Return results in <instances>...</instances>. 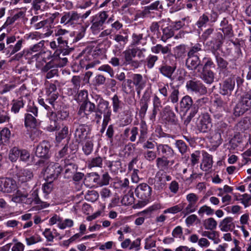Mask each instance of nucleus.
<instances>
[{"label":"nucleus","instance_id":"nucleus-31","mask_svg":"<svg viewBox=\"0 0 251 251\" xmlns=\"http://www.w3.org/2000/svg\"><path fill=\"white\" fill-rule=\"evenodd\" d=\"M220 29L222 31L225 36L231 37L233 35V31L231 24L228 23L227 20L224 18L220 23Z\"/></svg>","mask_w":251,"mask_h":251},{"label":"nucleus","instance_id":"nucleus-24","mask_svg":"<svg viewBox=\"0 0 251 251\" xmlns=\"http://www.w3.org/2000/svg\"><path fill=\"white\" fill-rule=\"evenodd\" d=\"M202 159L200 168L203 171H208L212 168L213 165L212 156L204 151L202 152Z\"/></svg>","mask_w":251,"mask_h":251},{"label":"nucleus","instance_id":"nucleus-19","mask_svg":"<svg viewBox=\"0 0 251 251\" xmlns=\"http://www.w3.org/2000/svg\"><path fill=\"white\" fill-rule=\"evenodd\" d=\"M212 126L211 118L208 114L202 115L197 123L198 129L202 132H206L209 130Z\"/></svg>","mask_w":251,"mask_h":251},{"label":"nucleus","instance_id":"nucleus-48","mask_svg":"<svg viewBox=\"0 0 251 251\" xmlns=\"http://www.w3.org/2000/svg\"><path fill=\"white\" fill-rule=\"evenodd\" d=\"M152 102L153 106L152 116L154 117L162 107L161 101L157 95H154L152 100Z\"/></svg>","mask_w":251,"mask_h":251},{"label":"nucleus","instance_id":"nucleus-30","mask_svg":"<svg viewBox=\"0 0 251 251\" xmlns=\"http://www.w3.org/2000/svg\"><path fill=\"white\" fill-rule=\"evenodd\" d=\"M171 179V176L165 173L157 174L156 176V183L155 184V188L158 190L162 189L166 181H170Z\"/></svg>","mask_w":251,"mask_h":251},{"label":"nucleus","instance_id":"nucleus-16","mask_svg":"<svg viewBox=\"0 0 251 251\" xmlns=\"http://www.w3.org/2000/svg\"><path fill=\"white\" fill-rule=\"evenodd\" d=\"M17 188L15 180L10 178L0 179V191L11 193L17 190Z\"/></svg>","mask_w":251,"mask_h":251},{"label":"nucleus","instance_id":"nucleus-59","mask_svg":"<svg viewBox=\"0 0 251 251\" xmlns=\"http://www.w3.org/2000/svg\"><path fill=\"white\" fill-rule=\"evenodd\" d=\"M208 101L209 100L207 97H203L201 99H198L193 104L192 108H196L197 113L198 109L200 107H203L204 105L208 102Z\"/></svg>","mask_w":251,"mask_h":251},{"label":"nucleus","instance_id":"nucleus-5","mask_svg":"<svg viewBox=\"0 0 251 251\" xmlns=\"http://www.w3.org/2000/svg\"><path fill=\"white\" fill-rule=\"evenodd\" d=\"M108 18V15L106 11L100 12L91 17L90 30L93 34L100 32Z\"/></svg>","mask_w":251,"mask_h":251},{"label":"nucleus","instance_id":"nucleus-61","mask_svg":"<svg viewBox=\"0 0 251 251\" xmlns=\"http://www.w3.org/2000/svg\"><path fill=\"white\" fill-rule=\"evenodd\" d=\"M74 225V221L70 219H66L64 221L62 219L60 223H58V227L61 229H64L67 227H71Z\"/></svg>","mask_w":251,"mask_h":251},{"label":"nucleus","instance_id":"nucleus-47","mask_svg":"<svg viewBox=\"0 0 251 251\" xmlns=\"http://www.w3.org/2000/svg\"><path fill=\"white\" fill-rule=\"evenodd\" d=\"M190 23L189 18L185 17L180 20L173 23L172 27L174 30H178L184 26H188Z\"/></svg>","mask_w":251,"mask_h":251},{"label":"nucleus","instance_id":"nucleus-25","mask_svg":"<svg viewBox=\"0 0 251 251\" xmlns=\"http://www.w3.org/2000/svg\"><path fill=\"white\" fill-rule=\"evenodd\" d=\"M64 176L69 178L71 177L77 170V166L72 161L65 159L64 161Z\"/></svg>","mask_w":251,"mask_h":251},{"label":"nucleus","instance_id":"nucleus-3","mask_svg":"<svg viewBox=\"0 0 251 251\" xmlns=\"http://www.w3.org/2000/svg\"><path fill=\"white\" fill-rule=\"evenodd\" d=\"M52 57L53 58L48 62H47L42 69V73H46V79L51 78L57 75L58 71L56 68L64 67L68 62L66 57L62 58L60 55H57L54 53L53 56L51 55Z\"/></svg>","mask_w":251,"mask_h":251},{"label":"nucleus","instance_id":"nucleus-62","mask_svg":"<svg viewBox=\"0 0 251 251\" xmlns=\"http://www.w3.org/2000/svg\"><path fill=\"white\" fill-rule=\"evenodd\" d=\"M197 204L189 203L187 206L182 210L181 213L184 215V216H186L190 213L195 212L197 210Z\"/></svg>","mask_w":251,"mask_h":251},{"label":"nucleus","instance_id":"nucleus-33","mask_svg":"<svg viewBox=\"0 0 251 251\" xmlns=\"http://www.w3.org/2000/svg\"><path fill=\"white\" fill-rule=\"evenodd\" d=\"M128 39V37L127 35L123 36L119 34H116L113 39L117 43V44L115 45V48L119 50H123L127 43Z\"/></svg>","mask_w":251,"mask_h":251},{"label":"nucleus","instance_id":"nucleus-49","mask_svg":"<svg viewBox=\"0 0 251 251\" xmlns=\"http://www.w3.org/2000/svg\"><path fill=\"white\" fill-rule=\"evenodd\" d=\"M93 142L91 139L86 140L83 144L82 150L86 155L91 153L93 150Z\"/></svg>","mask_w":251,"mask_h":251},{"label":"nucleus","instance_id":"nucleus-18","mask_svg":"<svg viewBox=\"0 0 251 251\" xmlns=\"http://www.w3.org/2000/svg\"><path fill=\"white\" fill-rule=\"evenodd\" d=\"M235 76L232 75L226 79L221 87L220 93L223 95H230L235 85Z\"/></svg>","mask_w":251,"mask_h":251},{"label":"nucleus","instance_id":"nucleus-9","mask_svg":"<svg viewBox=\"0 0 251 251\" xmlns=\"http://www.w3.org/2000/svg\"><path fill=\"white\" fill-rule=\"evenodd\" d=\"M26 111L28 112L32 113L33 114V116L29 113H27L25 115V126L30 127H35L36 126V119L35 117H37L38 115V109L36 106L34 105L33 102H30L28 103Z\"/></svg>","mask_w":251,"mask_h":251},{"label":"nucleus","instance_id":"nucleus-44","mask_svg":"<svg viewBox=\"0 0 251 251\" xmlns=\"http://www.w3.org/2000/svg\"><path fill=\"white\" fill-rule=\"evenodd\" d=\"M147 10H148L151 13V16H154L153 10H159L163 9V5L161 2L159 0H156L151 3L150 5L145 6Z\"/></svg>","mask_w":251,"mask_h":251},{"label":"nucleus","instance_id":"nucleus-35","mask_svg":"<svg viewBox=\"0 0 251 251\" xmlns=\"http://www.w3.org/2000/svg\"><path fill=\"white\" fill-rule=\"evenodd\" d=\"M25 101L22 98L14 99L11 101V111L15 114L19 113L20 109L24 107Z\"/></svg>","mask_w":251,"mask_h":251},{"label":"nucleus","instance_id":"nucleus-17","mask_svg":"<svg viewBox=\"0 0 251 251\" xmlns=\"http://www.w3.org/2000/svg\"><path fill=\"white\" fill-rule=\"evenodd\" d=\"M95 111V104L90 101L85 100L81 104L78 114L81 117L86 116L87 118H89Z\"/></svg>","mask_w":251,"mask_h":251},{"label":"nucleus","instance_id":"nucleus-10","mask_svg":"<svg viewBox=\"0 0 251 251\" xmlns=\"http://www.w3.org/2000/svg\"><path fill=\"white\" fill-rule=\"evenodd\" d=\"M69 112L65 110H61L57 112V114L51 112L50 114L49 118L50 120V125L47 127V129L49 131H53L58 128V124L55 120V118L61 120H66L69 117Z\"/></svg>","mask_w":251,"mask_h":251},{"label":"nucleus","instance_id":"nucleus-6","mask_svg":"<svg viewBox=\"0 0 251 251\" xmlns=\"http://www.w3.org/2000/svg\"><path fill=\"white\" fill-rule=\"evenodd\" d=\"M146 50L145 48L140 49L138 48H129L123 52L125 63L126 64H135L137 62L133 61V58L136 55L139 58L145 57V53Z\"/></svg>","mask_w":251,"mask_h":251},{"label":"nucleus","instance_id":"nucleus-64","mask_svg":"<svg viewBox=\"0 0 251 251\" xmlns=\"http://www.w3.org/2000/svg\"><path fill=\"white\" fill-rule=\"evenodd\" d=\"M99 193L94 190L89 191L85 195V199L90 201L94 202L99 198Z\"/></svg>","mask_w":251,"mask_h":251},{"label":"nucleus","instance_id":"nucleus-11","mask_svg":"<svg viewBox=\"0 0 251 251\" xmlns=\"http://www.w3.org/2000/svg\"><path fill=\"white\" fill-rule=\"evenodd\" d=\"M186 87L188 91L202 95L207 93V89L199 80H191L187 82Z\"/></svg>","mask_w":251,"mask_h":251},{"label":"nucleus","instance_id":"nucleus-37","mask_svg":"<svg viewBox=\"0 0 251 251\" xmlns=\"http://www.w3.org/2000/svg\"><path fill=\"white\" fill-rule=\"evenodd\" d=\"M176 69V67H173L166 64H163L158 68L159 72L164 76L172 78V75Z\"/></svg>","mask_w":251,"mask_h":251},{"label":"nucleus","instance_id":"nucleus-56","mask_svg":"<svg viewBox=\"0 0 251 251\" xmlns=\"http://www.w3.org/2000/svg\"><path fill=\"white\" fill-rule=\"evenodd\" d=\"M171 92L169 96V99L172 103H176L178 100L179 90L172 84H171Z\"/></svg>","mask_w":251,"mask_h":251},{"label":"nucleus","instance_id":"nucleus-45","mask_svg":"<svg viewBox=\"0 0 251 251\" xmlns=\"http://www.w3.org/2000/svg\"><path fill=\"white\" fill-rule=\"evenodd\" d=\"M102 161V158L100 156L92 158L88 161V167L90 169L94 167L101 168Z\"/></svg>","mask_w":251,"mask_h":251},{"label":"nucleus","instance_id":"nucleus-63","mask_svg":"<svg viewBox=\"0 0 251 251\" xmlns=\"http://www.w3.org/2000/svg\"><path fill=\"white\" fill-rule=\"evenodd\" d=\"M175 146L181 154H183L187 151L188 147L183 140H176V141Z\"/></svg>","mask_w":251,"mask_h":251},{"label":"nucleus","instance_id":"nucleus-23","mask_svg":"<svg viewBox=\"0 0 251 251\" xmlns=\"http://www.w3.org/2000/svg\"><path fill=\"white\" fill-rule=\"evenodd\" d=\"M50 148V143L47 141H44L37 146L35 154L39 157H48Z\"/></svg>","mask_w":251,"mask_h":251},{"label":"nucleus","instance_id":"nucleus-26","mask_svg":"<svg viewBox=\"0 0 251 251\" xmlns=\"http://www.w3.org/2000/svg\"><path fill=\"white\" fill-rule=\"evenodd\" d=\"M58 49L54 52L55 55L62 54L63 56L68 55L70 52V50L68 49L69 47L67 46V42L64 40L62 37H59L57 39Z\"/></svg>","mask_w":251,"mask_h":251},{"label":"nucleus","instance_id":"nucleus-46","mask_svg":"<svg viewBox=\"0 0 251 251\" xmlns=\"http://www.w3.org/2000/svg\"><path fill=\"white\" fill-rule=\"evenodd\" d=\"M221 132L219 129H216L212 133L211 137V142L214 146H218L222 143Z\"/></svg>","mask_w":251,"mask_h":251},{"label":"nucleus","instance_id":"nucleus-2","mask_svg":"<svg viewBox=\"0 0 251 251\" xmlns=\"http://www.w3.org/2000/svg\"><path fill=\"white\" fill-rule=\"evenodd\" d=\"M11 200L14 202H23L27 204H30L34 202L35 204L41 205L42 208H46L49 206V204L43 202L39 199L37 189L32 190L29 194L26 191L19 189L15 195L12 196Z\"/></svg>","mask_w":251,"mask_h":251},{"label":"nucleus","instance_id":"nucleus-39","mask_svg":"<svg viewBox=\"0 0 251 251\" xmlns=\"http://www.w3.org/2000/svg\"><path fill=\"white\" fill-rule=\"evenodd\" d=\"M151 51L156 54L161 52L163 54L171 53V48L170 45L163 46L161 44H157L151 48Z\"/></svg>","mask_w":251,"mask_h":251},{"label":"nucleus","instance_id":"nucleus-41","mask_svg":"<svg viewBox=\"0 0 251 251\" xmlns=\"http://www.w3.org/2000/svg\"><path fill=\"white\" fill-rule=\"evenodd\" d=\"M203 226L206 230H214L217 227V222L213 218L210 217L203 221Z\"/></svg>","mask_w":251,"mask_h":251},{"label":"nucleus","instance_id":"nucleus-42","mask_svg":"<svg viewBox=\"0 0 251 251\" xmlns=\"http://www.w3.org/2000/svg\"><path fill=\"white\" fill-rule=\"evenodd\" d=\"M201 235L204 237H207L209 239L213 241L214 244H218L220 242V239L218 238V234L217 231L212 230L209 231H204L201 233Z\"/></svg>","mask_w":251,"mask_h":251},{"label":"nucleus","instance_id":"nucleus-38","mask_svg":"<svg viewBox=\"0 0 251 251\" xmlns=\"http://www.w3.org/2000/svg\"><path fill=\"white\" fill-rule=\"evenodd\" d=\"M105 164L112 172L118 173L121 168V163L118 158L115 160H106Z\"/></svg>","mask_w":251,"mask_h":251},{"label":"nucleus","instance_id":"nucleus-7","mask_svg":"<svg viewBox=\"0 0 251 251\" xmlns=\"http://www.w3.org/2000/svg\"><path fill=\"white\" fill-rule=\"evenodd\" d=\"M251 108V94H246L236 104L234 109L235 116L242 115Z\"/></svg>","mask_w":251,"mask_h":251},{"label":"nucleus","instance_id":"nucleus-43","mask_svg":"<svg viewBox=\"0 0 251 251\" xmlns=\"http://www.w3.org/2000/svg\"><path fill=\"white\" fill-rule=\"evenodd\" d=\"M168 157H159L156 160L157 167L162 170L167 169L170 163V161L167 159Z\"/></svg>","mask_w":251,"mask_h":251},{"label":"nucleus","instance_id":"nucleus-55","mask_svg":"<svg viewBox=\"0 0 251 251\" xmlns=\"http://www.w3.org/2000/svg\"><path fill=\"white\" fill-rule=\"evenodd\" d=\"M186 53V48L184 45L176 47L174 49V55L176 58L183 57Z\"/></svg>","mask_w":251,"mask_h":251},{"label":"nucleus","instance_id":"nucleus-20","mask_svg":"<svg viewBox=\"0 0 251 251\" xmlns=\"http://www.w3.org/2000/svg\"><path fill=\"white\" fill-rule=\"evenodd\" d=\"M130 79L135 86L137 95L139 96L142 90L146 86V81L141 75L138 74H133Z\"/></svg>","mask_w":251,"mask_h":251},{"label":"nucleus","instance_id":"nucleus-12","mask_svg":"<svg viewBox=\"0 0 251 251\" xmlns=\"http://www.w3.org/2000/svg\"><path fill=\"white\" fill-rule=\"evenodd\" d=\"M79 13L75 11H70L63 13L60 20V24L64 25L74 26L79 23Z\"/></svg>","mask_w":251,"mask_h":251},{"label":"nucleus","instance_id":"nucleus-60","mask_svg":"<svg viewBox=\"0 0 251 251\" xmlns=\"http://www.w3.org/2000/svg\"><path fill=\"white\" fill-rule=\"evenodd\" d=\"M20 153V150L16 147L12 148L9 153V159L12 162H15L19 157Z\"/></svg>","mask_w":251,"mask_h":251},{"label":"nucleus","instance_id":"nucleus-8","mask_svg":"<svg viewBox=\"0 0 251 251\" xmlns=\"http://www.w3.org/2000/svg\"><path fill=\"white\" fill-rule=\"evenodd\" d=\"M62 171V167L57 163L50 162L48 163L44 171V176L49 181L57 178Z\"/></svg>","mask_w":251,"mask_h":251},{"label":"nucleus","instance_id":"nucleus-57","mask_svg":"<svg viewBox=\"0 0 251 251\" xmlns=\"http://www.w3.org/2000/svg\"><path fill=\"white\" fill-rule=\"evenodd\" d=\"M184 206L182 204H179L177 205H176L174 206L167 208L164 210L163 213L164 214L166 213H172V214H176L179 212L182 211L183 209Z\"/></svg>","mask_w":251,"mask_h":251},{"label":"nucleus","instance_id":"nucleus-14","mask_svg":"<svg viewBox=\"0 0 251 251\" xmlns=\"http://www.w3.org/2000/svg\"><path fill=\"white\" fill-rule=\"evenodd\" d=\"M98 101L96 110L103 115V119H111V111L109 102L101 98L97 99Z\"/></svg>","mask_w":251,"mask_h":251},{"label":"nucleus","instance_id":"nucleus-54","mask_svg":"<svg viewBox=\"0 0 251 251\" xmlns=\"http://www.w3.org/2000/svg\"><path fill=\"white\" fill-rule=\"evenodd\" d=\"M214 213V209L206 205L201 206L198 211V214L201 216H202L204 214L208 216H211Z\"/></svg>","mask_w":251,"mask_h":251},{"label":"nucleus","instance_id":"nucleus-4","mask_svg":"<svg viewBox=\"0 0 251 251\" xmlns=\"http://www.w3.org/2000/svg\"><path fill=\"white\" fill-rule=\"evenodd\" d=\"M135 195L140 200L137 203V207L145 206L150 201L151 188L146 183H141L135 190Z\"/></svg>","mask_w":251,"mask_h":251},{"label":"nucleus","instance_id":"nucleus-13","mask_svg":"<svg viewBox=\"0 0 251 251\" xmlns=\"http://www.w3.org/2000/svg\"><path fill=\"white\" fill-rule=\"evenodd\" d=\"M16 37L14 35L7 37L6 40L7 45L6 54H9L10 55H13L21 49L23 42L22 39L18 40L15 45H11V44L14 43L16 41Z\"/></svg>","mask_w":251,"mask_h":251},{"label":"nucleus","instance_id":"nucleus-32","mask_svg":"<svg viewBox=\"0 0 251 251\" xmlns=\"http://www.w3.org/2000/svg\"><path fill=\"white\" fill-rule=\"evenodd\" d=\"M150 100V94L147 91H145L140 100L141 108L140 113L145 115L148 108V104Z\"/></svg>","mask_w":251,"mask_h":251},{"label":"nucleus","instance_id":"nucleus-50","mask_svg":"<svg viewBox=\"0 0 251 251\" xmlns=\"http://www.w3.org/2000/svg\"><path fill=\"white\" fill-rule=\"evenodd\" d=\"M148 133V128L146 123L145 121H142L140 123V135L139 140L140 142L145 141L147 137Z\"/></svg>","mask_w":251,"mask_h":251},{"label":"nucleus","instance_id":"nucleus-21","mask_svg":"<svg viewBox=\"0 0 251 251\" xmlns=\"http://www.w3.org/2000/svg\"><path fill=\"white\" fill-rule=\"evenodd\" d=\"M156 152L159 155L162 157H171L174 155V151L173 149L167 144H156Z\"/></svg>","mask_w":251,"mask_h":251},{"label":"nucleus","instance_id":"nucleus-15","mask_svg":"<svg viewBox=\"0 0 251 251\" xmlns=\"http://www.w3.org/2000/svg\"><path fill=\"white\" fill-rule=\"evenodd\" d=\"M218 15L216 12L211 11L210 14L203 13L201 15L196 23V25L199 28L205 27L209 22L215 23L218 19Z\"/></svg>","mask_w":251,"mask_h":251},{"label":"nucleus","instance_id":"nucleus-28","mask_svg":"<svg viewBox=\"0 0 251 251\" xmlns=\"http://www.w3.org/2000/svg\"><path fill=\"white\" fill-rule=\"evenodd\" d=\"M89 128L85 125H79L75 129V136L77 141L81 142L86 139L88 132Z\"/></svg>","mask_w":251,"mask_h":251},{"label":"nucleus","instance_id":"nucleus-51","mask_svg":"<svg viewBox=\"0 0 251 251\" xmlns=\"http://www.w3.org/2000/svg\"><path fill=\"white\" fill-rule=\"evenodd\" d=\"M145 18H150L151 19L154 18V16H151V13L148 10H147L145 7L142 11H139L136 13L134 16V20L137 21L139 19H143Z\"/></svg>","mask_w":251,"mask_h":251},{"label":"nucleus","instance_id":"nucleus-52","mask_svg":"<svg viewBox=\"0 0 251 251\" xmlns=\"http://www.w3.org/2000/svg\"><path fill=\"white\" fill-rule=\"evenodd\" d=\"M165 26L164 23L161 25V28L162 29L163 35L162 36V40H166L172 37L174 35V31L170 26H166L163 27Z\"/></svg>","mask_w":251,"mask_h":251},{"label":"nucleus","instance_id":"nucleus-58","mask_svg":"<svg viewBox=\"0 0 251 251\" xmlns=\"http://www.w3.org/2000/svg\"><path fill=\"white\" fill-rule=\"evenodd\" d=\"M18 95L20 96V98H22L23 99L24 98H26L27 100H29V102H32L30 100V97L28 94V91L26 90V86L24 84L20 87L19 90L17 91Z\"/></svg>","mask_w":251,"mask_h":251},{"label":"nucleus","instance_id":"nucleus-27","mask_svg":"<svg viewBox=\"0 0 251 251\" xmlns=\"http://www.w3.org/2000/svg\"><path fill=\"white\" fill-rule=\"evenodd\" d=\"M219 228L223 232L232 231L235 228V224L233 219L231 217L224 219L219 224Z\"/></svg>","mask_w":251,"mask_h":251},{"label":"nucleus","instance_id":"nucleus-40","mask_svg":"<svg viewBox=\"0 0 251 251\" xmlns=\"http://www.w3.org/2000/svg\"><path fill=\"white\" fill-rule=\"evenodd\" d=\"M193 101L191 97L186 95L184 96L180 101V108L188 111L192 107Z\"/></svg>","mask_w":251,"mask_h":251},{"label":"nucleus","instance_id":"nucleus-29","mask_svg":"<svg viewBox=\"0 0 251 251\" xmlns=\"http://www.w3.org/2000/svg\"><path fill=\"white\" fill-rule=\"evenodd\" d=\"M185 65L190 70H196L201 64L199 56H187Z\"/></svg>","mask_w":251,"mask_h":251},{"label":"nucleus","instance_id":"nucleus-34","mask_svg":"<svg viewBox=\"0 0 251 251\" xmlns=\"http://www.w3.org/2000/svg\"><path fill=\"white\" fill-rule=\"evenodd\" d=\"M200 77L206 83L211 84L214 82L215 74L210 70H202Z\"/></svg>","mask_w":251,"mask_h":251},{"label":"nucleus","instance_id":"nucleus-53","mask_svg":"<svg viewBox=\"0 0 251 251\" xmlns=\"http://www.w3.org/2000/svg\"><path fill=\"white\" fill-rule=\"evenodd\" d=\"M164 112L166 114V119L169 123L175 124L176 121V116L175 113L168 107L165 108Z\"/></svg>","mask_w":251,"mask_h":251},{"label":"nucleus","instance_id":"nucleus-1","mask_svg":"<svg viewBox=\"0 0 251 251\" xmlns=\"http://www.w3.org/2000/svg\"><path fill=\"white\" fill-rule=\"evenodd\" d=\"M44 45V41H41L34 45L29 49H25V54L30 56V63L35 62V67L41 72L47 60L51 58V53L50 51L41 50Z\"/></svg>","mask_w":251,"mask_h":251},{"label":"nucleus","instance_id":"nucleus-22","mask_svg":"<svg viewBox=\"0 0 251 251\" xmlns=\"http://www.w3.org/2000/svg\"><path fill=\"white\" fill-rule=\"evenodd\" d=\"M19 182L25 183L30 181L33 177V174L31 170L22 169L16 173Z\"/></svg>","mask_w":251,"mask_h":251},{"label":"nucleus","instance_id":"nucleus-36","mask_svg":"<svg viewBox=\"0 0 251 251\" xmlns=\"http://www.w3.org/2000/svg\"><path fill=\"white\" fill-rule=\"evenodd\" d=\"M123 91L127 95L134 96L135 88L130 79L125 80L122 84Z\"/></svg>","mask_w":251,"mask_h":251}]
</instances>
